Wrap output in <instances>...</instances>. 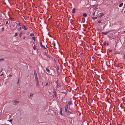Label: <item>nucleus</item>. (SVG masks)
I'll use <instances>...</instances> for the list:
<instances>
[{"label": "nucleus", "mask_w": 125, "mask_h": 125, "mask_svg": "<svg viewBox=\"0 0 125 125\" xmlns=\"http://www.w3.org/2000/svg\"><path fill=\"white\" fill-rule=\"evenodd\" d=\"M68 108V105H66L64 107L65 110V111L67 112L68 114H70L71 113V111L67 110V109Z\"/></svg>", "instance_id": "f257e3e1"}, {"label": "nucleus", "mask_w": 125, "mask_h": 125, "mask_svg": "<svg viewBox=\"0 0 125 125\" xmlns=\"http://www.w3.org/2000/svg\"><path fill=\"white\" fill-rule=\"evenodd\" d=\"M55 84L56 87L60 85V84H59V82H58V81H56V82H55Z\"/></svg>", "instance_id": "f03ea898"}, {"label": "nucleus", "mask_w": 125, "mask_h": 125, "mask_svg": "<svg viewBox=\"0 0 125 125\" xmlns=\"http://www.w3.org/2000/svg\"><path fill=\"white\" fill-rule=\"evenodd\" d=\"M104 14L103 13H101L100 14V15L98 17V18H101L104 15Z\"/></svg>", "instance_id": "7ed1b4c3"}, {"label": "nucleus", "mask_w": 125, "mask_h": 125, "mask_svg": "<svg viewBox=\"0 0 125 125\" xmlns=\"http://www.w3.org/2000/svg\"><path fill=\"white\" fill-rule=\"evenodd\" d=\"M22 28L26 30L28 28L27 26H22Z\"/></svg>", "instance_id": "20e7f679"}, {"label": "nucleus", "mask_w": 125, "mask_h": 125, "mask_svg": "<svg viewBox=\"0 0 125 125\" xmlns=\"http://www.w3.org/2000/svg\"><path fill=\"white\" fill-rule=\"evenodd\" d=\"M109 32V31L103 32H102V34L106 35Z\"/></svg>", "instance_id": "39448f33"}, {"label": "nucleus", "mask_w": 125, "mask_h": 125, "mask_svg": "<svg viewBox=\"0 0 125 125\" xmlns=\"http://www.w3.org/2000/svg\"><path fill=\"white\" fill-rule=\"evenodd\" d=\"M40 45L42 47L43 49H46L45 47L42 45V43L41 42L40 43Z\"/></svg>", "instance_id": "423d86ee"}, {"label": "nucleus", "mask_w": 125, "mask_h": 125, "mask_svg": "<svg viewBox=\"0 0 125 125\" xmlns=\"http://www.w3.org/2000/svg\"><path fill=\"white\" fill-rule=\"evenodd\" d=\"M13 102L14 103H15V104H18V103H19V102H17V101H13Z\"/></svg>", "instance_id": "0eeeda50"}, {"label": "nucleus", "mask_w": 125, "mask_h": 125, "mask_svg": "<svg viewBox=\"0 0 125 125\" xmlns=\"http://www.w3.org/2000/svg\"><path fill=\"white\" fill-rule=\"evenodd\" d=\"M75 8H73V9L72 11V12L73 13H74L75 12Z\"/></svg>", "instance_id": "6e6552de"}, {"label": "nucleus", "mask_w": 125, "mask_h": 125, "mask_svg": "<svg viewBox=\"0 0 125 125\" xmlns=\"http://www.w3.org/2000/svg\"><path fill=\"white\" fill-rule=\"evenodd\" d=\"M123 5V3H121L119 5V7H121Z\"/></svg>", "instance_id": "1a4fd4ad"}, {"label": "nucleus", "mask_w": 125, "mask_h": 125, "mask_svg": "<svg viewBox=\"0 0 125 125\" xmlns=\"http://www.w3.org/2000/svg\"><path fill=\"white\" fill-rule=\"evenodd\" d=\"M60 113L61 115H62V108H61L60 109Z\"/></svg>", "instance_id": "9d476101"}, {"label": "nucleus", "mask_w": 125, "mask_h": 125, "mask_svg": "<svg viewBox=\"0 0 125 125\" xmlns=\"http://www.w3.org/2000/svg\"><path fill=\"white\" fill-rule=\"evenodd\" d=\"M34 76H37V74L36 73V71L35 70H34Z\"/></svg>", "instance_id": "9b49d317"}, {"label": "nucleus", "mask_w": 125, "mask_h": 125, "mask_svg": "<svg viewBox=\"0 0 125 125\" xmlns=\"http://www.w3.org/2000/svg\"><path fill=\"white\" fill-rule=\"evenodd\" d=\"M53 93H54V95L55 96H56V92L55 91H54V92H53Z\"/></svg>", "instance_id": "f8f14e48"}, {"label": "nucleus", "mask_w": 125, "mask_h": 125, "mask_svg": "<svg viewBox=\"0 0 125 125\" xmlns=\"http://www.w3.org/2000/svg\"><path fill=\"white\" fill-rule=\"evenodd\" d=\"M68 104L69 105H71L72 104V102L71 101H70L68 102Z\"/></svg>", "instance_id": "ddd939ff"}, {"label": "nucleus", "mask_w": 125, "mask_h": 125, "mask_svg": "<svg viewBox=\"0 0 125 125\" xmlns=\"http://www.w3.org/2000/svg\"><path fill=\"white\" fill-rule=\"evenodd\" d=\"M87 15L85 13H83V16L84 17H86Z\"/></svg>", "instance_id": "4468645a"}, {"label": "nucleus", "mask_w": 125, "mask_h": 125, "mask_svg": "<svg viewBox=\"0 0 125 125\" xmlns=\"http://www.w3.org/2000/svg\"><path fill=\"white\" fill-rule=\"evenodd\" d=\"M33 49L34 50H36V46L35 45H34L33 47Z\"/></svg>", "instance_id": "2eb2a0df"}, {"label": "nucleus", "mask_w": 125, "mask_h": 125, "mask_svg": "<svg viewBox=\"0 0 125 125\" xmlns=\"http://www.w3.org/2000/svg\"><path fill=\"white\" fill-rule=\"evenodd\" d=\"M30 36H34V34L33 33H31L30 35Z\"/></svg>", "instance_id": "dca6fc26"}, {"label": "nucleus", "mask_w": 125, "mask_h": 125, "mask_svg": "<svg viewBox=\"0 0 125 125\" xmlns=\"http://www.w3.org/2000/svg\"><path fill=\"white\" fill-rule=\"evenodd\" d=\"M35 80H38L37 76H35Z\"/></svg>", "instance_id": "f3484780"}, {"label": "nucleus", "mask_w": 125, "mask_h": 125, "mask_svg": "<svg viewBox=\"0 0 125 125\" xmlns=\"http://www.w3.org/2000/svg\"><path fill=\"white\" fill-rule=\"evenodd\" d=\"M46 70L49 73L50 72V71L48 69L46 68Z\"/></svg>", "instance_id": "a211bd4d"}, {"label": "nucleus", "mask_w": 125, "mask_h": 125, "mask_svg": "<svg viewBox=\"0 0 125 125\" xmlns=\"http://www.w3.org/2000/svg\"><path fill=\"white\" fill-rule=\"evenodd\" d=\"M22 33V32H20L19 34V36L20 37H21Z\"/></svg>", "instance_id": "6ab92c4d"}, {"label": "nucleus", "mask_w": 125, "mask_h": 125, "mask_svg": "<svg viewBox=\"0 0 125 125\" xmlns=\"http://www.w3.org/2000/svg\"><path fill=\"white\" fill-rule=\"evenodd\" d=\"M32 39L34 41H35V37H33L32 38Z\"/></svg>", "instance_id": "aec40b11"}, {"label": "nucleus", "mask_w": 125, "mask_h": 125, "mask_svg": "<svg viewBox=\"0 0 125 125\" xmlns=\"http://www.w3.org/2000/svg\"><path fill=\"white\" fill-rule=\"evenodd\" d=\"M35 81L36 82V83H37V84L38 85V83H39V81H38V80H35Z\"/></svg>", "instance_id": "412c9836"}, {"label": "nucleus", "mask_w": 125, "mask_h": 125, "mask_svg": "<svg viewBox=\"0 0 125 125\" xmlns=\"http://www.w3.org/2000/svg\"><path fill=\"white\" fill-rule=\"evenodd\" d=\"M97 18V17H92V19H93L95 20Z\"/></svg>", "instance_id": "4be33fe9"}, {"label": "nucleus", "mask_w": 125, "mask_h": 125, "mask_svg": "<svg viewBox=\"0 0 125 125\" xmlns=\"http://www.w3.org/2000/svg\"><path fill=\"white\" fill-rule=\"evenodd\" d=\"M103 44L104 45H106V42H104Z\"/></svg>", "instance_id": "5701e85b"}, {"label": "nucleus", "mask_w": 125, "mask_h": 125, "mask_svg": "<svg viewBox=\"0 0 125 125\" xmlns=\"http://www.w3.org/2000/svg\"><path fill=\"white\" fill-rule=\"evenodd\" d=\"M4 59L2 58L0 59V62L1 61H3Z\"/></svg>", "instance_id": "b1692460"}, {"label": "nucleus", "mask_w": 125, "mask_h": 125, "mask_svg": "<svg viewBox=\"0 0 125 125\" xmlns=\"http://www.w3.org/2000/svg\"><path fill=\"white\" fill-rule=\"evenodd\" d=\"M98 22V23H102V22H101V21H99Z\"/></svg>", "instance_id": "393cba45"}, {"label": "nucleus", "mask_w": 125, "mask_h": 125, "mask_svg": "<svg viewBox=\"0 0 125 125\" xmlns=\"http://www.w3.org/2000/svg\"><path fill=\"white\" fill-rule=\"evenodd\" d=\"M33 96V94L32 93H31L30 94V96Z\"/></svg>", "instance_id": "a878e982"}, {"label": "nucleus", "mask_w": 125, "mask_h": 125, "mask_svg": "<svg viewBox=\"0 0 125 125\" xmlns=\"http://www.w3.org/2000/svg\"><path fill=\"white\" fill-rule=\"evenodd\" d=\"M18 26H21V25L20 24V23H19L18 24Z\"/></svg>", "instance_id": "bb28decb"}, {"label": "nucleus", "mask_w": 125, "mask_h": 125, "mask_svg": "<svg viewBox=\"0 0 125 125\" xmlns=\"http://www.w3.org/2000/svg\"><path fill=\"white\" fill-rule=\"evenodd\" d=\"M9 19L10 20H11V21H12V20H13V19H12V18H10H10H9Z\"/></svg>", "instance_id": "cd10ccee"}, {"label": "nucleus", "mask_w": 125, "mask_h": 125, "mask_svg": "<svg viewBox=\"0 0 125 125\" xmlns=\"http://www.w3.org/2000/svg\"><path fill=\"white\" fill-rule=\"evenodd\" d=\"M17 33H16L15 34L14 36H17Z\"/></svg>", "instance_id": "c85d7f7f"}, {"label": "nucleus", "mask_w": 125, "mask_h": 125, "mask_svg": "<svg viewBox=\"0 0 125 125\" xmlns=\"http://www.w3.org/2000/svg\"><path fill=\"white\" fill-rule=\"evenodd\" d=\"M4 29V27H2L1 29V30L3 31Z\"/></svg>", "instance_id": "c756f323"}, {"label": "nucleus", "mask_w": 125, "mask_h": 125, "mask_svg": "<svg viewBox=\"0 0 125 125\" xmlns=\"http://www.w3.org/2000/svg\"><path fill=\"white\" fill-rule=\"evenodd\" d=\"M95 12H94V13H93V16H94L95 15Z\"/></svg>", "instance_id": "7c9ffc66"}, {"label": "nucleus", "mask_w": 125, "mask_h": 125, "mask_svg": "<svg viewBox=\"0 0 125 125\" xmlns=\"http://www.w3.org/2000/svg\"><path fill=\"white\" fill-rule=\"evenodd\" d=\"M12 120H11V119H10V120H9V121L10 122H11V121H12Z\"/></svg>", "instance_id": "2f4dec72"}, {"label": "nucleus", "mask_w": 125, "mask_h": 125, "mask_svg": "<svg viewBox=\"0 0 125 125\" xmlns=\"http://www.w3.org/2000/svg\"><path fill=\"white\" fill-rule=\"evenodd\" d=\"M48 83H46V84H45V85H46V86H47L48 85Z\"/></svg>", "instance_id": "473e14b6"}, {"label": "nucleus", "mask_w": 125, "mask_h": 125, "mask_svg": "<svg viewBox=\"0 0 125 125\" xmlns=\"http://www.w3.org/2000/svg\"><path fill=\"white\" fill-rule=\"evenodd\" d=\"M1 18L0 17V25L1 24V23H0L1 22L0 21H1Z\"/></svg>", "instance_id": "72a5a7b5"}, {"label": "nucleus", "mask_w": 125, "mask_h": 125, "mask_svg": "<svg viewBox=\"0 0 125 125\" xmlns=\"http://www.w3.org/2000/svg\"><path fill=\"white\" fill-rule=\"evenodd\" d=\"M21 26L20 27V28H19V29L20 30H21Z\"/></svg>", "instance_id": "f704fd0d"}, {"label": "nucleus", "mask_w": 125, "mask_h": 125, "mask_svg": "<svg viewBox=\"0 0 125 125\" xmlns=\"http://www.w3.org/2000/svg\"><path fill=\"white\" fill-rule=\"evenodd\" d=\"M112 50H109V52H112Z\"/></svg>", "instance_id": "c9c22d12"}, {"label": "nucleus", "mask_w": 125, "mask_h": 125, "mask_svg": "<svg viewBox=\"0 0 125 125\" xmlns=\"http://www.w3.org/2000/svg\"><path fill=\"white\" fill-rule=\"evenodd\" d=\"M3 75V73H2V74L0 75V76H2V75Z\"/></svg>", "instance_id": "e433bc0d"}, {"label": "nucleus", "mask_w": 125, "mask_h": 125, "mask_svg": "<svg viewBox=\"0 0 125 125\" xmlns=\"http://www.w3.org/2000/svg\"><path fill=\"white\" fill-rule=\"evenodd\" d=\"M8 21H7V22H6V24H8Z\"/></svg>", "instance_id": "4c0bfd02"}, {"label": "nucleus", "mask_w": 125, "mask_h": 125, "mask_svg": "<svg viewBox=\"0 0 125 125\" xmlns=\"http://www.w3.org/2000/svg\"><path fill=\"white\" fill-rule=\"evenodd\" d=\"M9 76L10 77H11L12 76V75H9Z\"/></svg>", "instance_id": "58836bf2"}, {"label": "nucleus", "mask_w": 125, "mask_h": 125, "mask_svg": "<svg viewBox=\"0 0 125 125\" xmlns=\"http://www.w3.org/2000/svg\"><path fill=\"white\" fill-rule=\"evenodd\" d=\"M106 44H107V46H108L109 45V44L108 43H106Z\"/></svg>", "instance_id": "ea45409f"}, {"label": "nucleus", "mask_w": 125, "mask_h": 125, "mask_svg": "<svg viewBox=\"0 0 125 125\" xmlns=\"http://www.w3.org/2000/svg\"><path fill=\"white\" fill-rule=\"evenodd\" d=\"M124 58H125V55L124 56Z\"/></svg>", "instance_id": "a19ab883"}, {"label": "nucleus", "mask_w": 125, "mask_h": 125, "mask_svg": "<svg viewBox=\"0 0 125 125\" xmlns=\"http://www.w3.org/2000/svg\"><path fill=\"white\" fill-rule=\"evenodd\" d=\"M47 57L48 58H50V57L49 56H47Z\"/></svg>", "instance_id": "79ce46f5"}, {"label": "nucleus", "mask_w": 125, "mask_h": 125, "mask_svg": "<svg viewBox=\"0 0 125 125\" xmlns=\"http://www.w3.org/2000/svg\"><path fill=\"white\" fill-rule=\"evenodd\" d=\"M25 37H24L23 38V39H25Z\"/></svg>", "instance_id": "37998d69"}, {"label": "nucleus", "mask_w": 125, "mask_h": 125, "mask_svg": "<svg viewBox=\"0 0 125 125\" xmlns=\"http://www.w3.org/2000/svg\"><path fill=\"white\" fill-rule=\"evenodd\" d=\"M124 33L125 32V31H124Z\"/></svg>", "instance_id": "c03bdc74"}, {"label": "nucleus", "mask_w": 125, "mask_h": 125, "mask_svg": "<svg viewBox=\"0 0 125 125\" xmlns=\"http://www.w3.org/2000/svg\"><path fill=\"white\" fill-rule=\"evenodd\" d=\"M2 71V70H1V72Z\"/></svg>", "instance_id": "a18cd8bd"}, {"label": "nucleus", "mask_w": 125, "mask_h": 125, "mask_svg": "<svg viewBox=\"0 0 125 125\" xmlns=\"http://www.w3.org/2000/svg\"><path fill=\"white\" fill-rule=\"evenodd\" d=\"M124 12H125V11H124Z\"/></svg>", "instance_id": "49530a36"}]
</instances>
